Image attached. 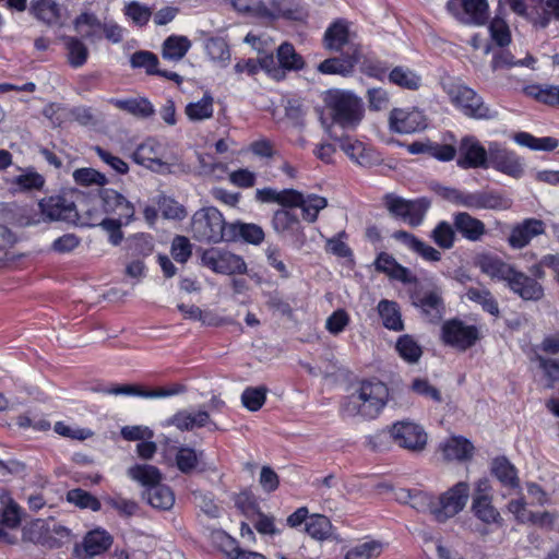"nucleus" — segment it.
Instances as JSON below:
<instances>
[{
  "label": "nucleus",
  "instance_id": "nucleus-1",
  "mask_svg": "<svg viewBox=\"0 0 559 559\" xmlns=\"http://www.w3.org/2000/svg\"><path fill=\"white\" fill-rule=\"evenodd\" d=\"M324 102L331 122L323 115L320 116V122L331 139H337L333 124L354 130L364 118V103L349 92L331 91Z\"/></svg>",
  "mask_w": 559,
  "mask_h": 559
},
{
  "label": "nucleus",
  "instance_id": "nucleus-2",
  "mask_svg": "<svg viewBox=\"0 0 559 559\" xmlns=\"http://www.w3.org/2000/svg\"><path fill=\"white\" fill-rule=\"evenodd\" d=\"M389 389L381 381H364L343 403L347 416L377 417L389 401Z\"/></svg>",
  "mask_w": 559,
  "mask_h": 559
},
{
  "label": "nucleus",
  "instance_id": "nucleus-3",
  "mask_svg": "<svg viewBox=\"0 0 559 559\" xmlns=\"http://www.w3.org/2000/svg\"><path fill=\"white\" fill-rule=\"evenodd\" d=\"M227 225L223 214L215 207L209 206L197 211L191 218V233L197 241H225Z\"/></svg>",
  "mask_w": 559,
  "mask_h": 559
},
{
  "label": "nucleus",
  "instance_id": "nucleus-4",
  "mask_svg": "<svg viewBox=\"0 0 559 559\" xmlns=\"http://www.w3.org/2000/svg\"><path fill=\"white\" fill-rule=\"evenodd\" d=\"M468 498L469 485L466 481L456 483L436 499L432 518L437 522H445L465 508Z\"/></svg>",
  "mask_w": 559,
  "mask_h": 559
},
{
  "label": "nucleus",
  "instance_id": "nucleus-5",
  "mask_svg": "<svg viewBox=\"0 0 559 559\" xmlns=\"http://www.w3.org/2000/svg\"><path fill=\"white\" fill-rule=\"evenodd\" d=\"M388 435L400 448L411 452H421L427 444V433L421 426L414 421L401 420L394 423Z\"/></svg>",
  "mask_w": 559,
  "mask_h": 559
},
{
  "label": "nucleus",
  "instance_id": "nucleus-6",
  "mask_svg": "<svg viewBox=\"0 0 559 559\" xmlns=\"http://www.w3.org/2000/svg\"><path fill=\"white\" fill-rule=\"evenodd\" d=\"M383 202L388 211L394 216L401 217L412 226H417L429 207V201L419 199L408 201L394 194H386Z\"/></svg>",
  "mask_w": 559,
  "mask_h": 559
},
{
  "label": "nucleus",
  "instance_id": "nucleus-7",
  "mask_svg": "<svg viewBox=\"0 0 559 559\" xmlns=\"http://www.w3.org/2000/svg\"><path fill=\"white\" fill-rule=\"evenodd\" d=\"M452 103L460 107L468 117L476 119H489L492 117L490 109L485 106L480 96L472 88L456 84L448 90Z\"/></svg>",
  "mask_w": 559,
  "mask_h": 559
},
{
  "label": "nucleus",
  "instance_id": "nucleus-8",
  "mask_svg": "<svg viewBox=\"0 0 559 559\" xmlns=\"http://www.w3.org/2000/svg\"><path fill=\"white\" fill-rule=\"evenodd\" d=\"M201 259L204 265L217 273L241 274L246 272V263L239 255L219 247H210L205 249L202 252Z\"/></svg>",
  "mask_w": 559,
  "mask_h": 559
},
{
  "label": "nucleus",
  "instance_id": "nucleus-9",
  "mask_svg": "<svg viewBox=\"0 0 559 559\" xmlns=\"http://www.w3.org/2000/svg\"><path fill=\"white\" fill-rule=\"evenodd\" d=\"M447 8L465 24L481 25L488 20L487 0H450Z\"/></svg>",
  "mask_w": 559,
  "mask_h": 559
},
{
  "label": "nucleus",
  "instance_id": "nucleus-10",
  "mask_svg": "<svg viewBox=\"0 0 559 559\" xmlns=\"http://www.w3.org/2000/svg\"><path fill=\"white\" fill-rule=\"evenodd\" d=\"M488 157L491 166L507 176L519 179L524 174L520 157L515 153L501 147L498 143L489 145Z\"/></svg>",
  "mask_w": 559,
  "mask_h": 559
},
{
  "label": "nucleus",
  "instance_id": "nucleus-11",
  "mask_svg": "<svg viewBox=\"0 0 559 559\" xmlns=\"http://www.w3.org/2000/svg\"><path fill=\"white\" fill-rule=\"evenodd\" d=\"M427 127L424 114L417 109L404 110L394 108L389 116V128L394 133L409 134L425 130Z\"/></svg>",
  "mask_w": 559,
  "mask_h": 559
},
{
  "label": "nucleus",
  "instance_id": "nucleus-12",
  "mask_svg": "<svg viewBox=\"0 0 559 559\" xmlns=\"http://www.w3.org/2000/svg\"><path fill=\"white\" fill-rule=\"evenodd\" d=\"M362 57L359 45H350L341 53V57L329 58L318 66V71L323 74L349 75Z\"/></svg>",
  "mask_w": 559,
  "mask_h": 559
},
{
  "label": "nucleus",
  "instance_id": "nucleus-13",
  "mask_svg": "<svg viewBox=\"0 0 559 559\" xmlns=\"http://www.w3.org/2000/svg\"><path fill=\"white\" fill-rule=\"evenodd\" d=\"M478 338L475 326L465 325L459 320H451L442 325V340L445 344L465 350Z\"/></svg>",
  "mask_w": 559,
  "mask_h": 559
},
{
  "label": "nucleus",
  "instance_id": "nucleus-14",
  "mask_svg": "<svg viewBox=\"0 0 559 559\" xmlns=\"http://www.w3.org/2000/svg\"><path fill=\"white\" fill-rule=\"evenodd\" d=\"M41 214L49 221L75 222L78 211L74 202L66 195H51L39 202Z\"/></svg>",
  "mask_w": 559,
  "mask_h": 559
},
{
  "label": "nucleus",
  "instance_id": "nucleus-15",
  "mask_svg": "<svg viewBox=\"0 0 559 559\" xmlns=\"http://www.w3.org/2000/svg\"><path fill=\"white\" fill-rule=\"evenodd\" d=\"M460 157L457 165L462 168H486L489 160L488 152L474 136H465L461 140Z\"/></svg>",
  "mask_w": 559,
  "mask_h": 559
},
{
  "label": "nucleus",
  "instance_id": "nucleus-16",
  "mask_svg": "<svg viewBox=\"0 0 559 559\" xmlns=\"http://www.w3.org/2000/svg\"><path fill=\"white\" fill-rule=\"evenodd\" d=\"M511 200L495 191H477L464 193L462 206L468 209L507 210L511 207Z\"/></svg>",
  "mask_w": 559,
  "mask_h": 559
},
{
  "label": "nucleus",
  "instance_id": "nucleus-17",
  "mask_svg": "<svg viewBox=\"0 0 559 559\" xmlns=\"http://www.w3.org/2000/svg\"><path fill=\"white\" fill-rule=\"evenodd\" d=\"M414 306L420 308L424 316L430 322L441 320L444 311L443 299L438 289H427L413 295Z\"/></svg>",
  "mask_w": 559,
  "mask_h": 559
},
{
  "label": "nucleus",
  "instance_id": "nucleus-18",
  "mask_svg": "<svg viewBox=\"0 0 559 559\" xmlns=\"http://www.w3.org/2000/svg\"><path fill=\"white\" fill-rule=\"evenodd\" d=\"M111 536L104 530L88 532L82 544L76 545L74 552L82 559H90L105 552L111 545Z\"/></svg>",
  "mask_w": 559,
  "mask_h": 559
},
{
  "label": "nucleus",
  "instance_id": "nucleus-19",
  "mask_svg": "<svg viewBox=\"0 0 559 559\" xmlns=\"http://www.w3.org/2000/svg\"><path fill=\"white\" fill-rule=\"evenodd\" d=\"M341 150L356 164L362 167H371L379 162L377 153L367 147L362 142L349 136L337 138Z\"/></svg>",
  "mask_w": 559,
  "mask_h": 559
},
{
  "label": "nucleus",
  "instance_id": "nucleus-20",
  "mask_svg": "<svg viewBox=\"0 0 559 559\" xmlns=\"http://www.w3.org/2000/svg\"><path fill=\"white\" fill-rule=\"evenodd\" d=\"M226 242L243 241L249 245H260L264 240V230L253 223L235 222L227 225Z\"/></svg>",
  "mask_w": 559,
  "mask_h": 559
},
{
  "label": "nucleus",
  "instance_id": "nucleus-21",
  "mask_svg": "<svg viewBox=\"0 0 559 559\" xmlns=\"http://www.w3.org/2000/svg\"><path fill=\"white\" fill-rule=\"evenodd\" d=\"M100 199L104 211L129 222L134 216V206L124 195L114 189H102Z\"/></svg>",
  "mask_w": 559,
  "mask_h": 559
},
{
  "label": "nucleus",
  "instance_id": "nucleus-22",
  "mask_svg": "<svg viewBox=\"0 0 559 559\" xmlns=\"http://www.w3.org/2000/svg\"><path fill=\"white\" fill-rule=\"evenodd\" d=\"M509 287L524 300L537 301L544 297L543 286L524 273L514 272L508 281Z\"/></svg>",
  "mask_w": 559,
  "mask_h": 559
},
{
  "label": "nucleus",
  "instance_id": "nucleus-23",
  "mask_svg": "<svg viewBox=\"0 0 559 559\" xmlns=\"http://www.w3.org/2000/svg\"><path fill=\"white\" fill-rule=\"evenodd\" d=\"M350 45L355 44L349 40V29L345 21L337 20L326 28L323 36L325 49L342 53Z\"/></svg>",
  "mask_w": 559,
  "mask_h": 559
},
{
  "label": "nucleus",
  "instance_id": "nucleus-24",
  "mask_svg": "<svg viewBox=\"0 0 559 559\" xmlns=\"http://www.w3.org/2000/svg\"><path fill=\"white\" fill-rule=\"evenodd\" d=\"M211 423L210 414L206 411L189 412L182 409L167 419V426H174L180 431H191L195 428H203Z\"/></svg>",
  "mask_w": 559,
  "mask_h": 559
},
{
  "label": "nucleus",
  "instance_id": "nucleus-25",
  "mask_svg": "<svg viewBox=\"0 0 559 559\" xmlns=\"http://www.w3.org/2000/svg\"><path fill=\"white\" fill-rule=\"evenodd\" d=\"M490 473L503 487L520 489L518 469L506 456H497L491 460Z\"/></svg>",
  "mask_w": 559,
  "mask_h": 559
},
{
  "label": "nucleus",
  "instance_id": "nucleus-26",
  "mask_svg": "<svg viewBox=\"0 0 559 559\" xmlns=\"http://www.w3.org/2000/svg\"><path fill=\"white\" fill-rule=\"evenodd\" d=\"M35 17L49 26H62V8L55 0H36L31 3Z\"/></svg>",
  "mask_w": 559,
  "mask_h": 559
},
{
  "label": "nucleus",
  "instance_id": "nucleus-27",
  "mask_svg": "<svg viewBox=\"0 0 559 559\" xmlns=\"http://www.w3.org/2000/svg\"><path fill=\"white\" fill-rule=\"evenodd\" d=\"M447 461H467L473 457L474 445L463 437H451L440 444Z\"/></svg>",
  "mask_w": 559,
  "mask_h": 559
},
{
  "label": "nucleus",
  "instance_id": "nucleus-28",
  "mask_svg": "<svg viewBox=\"0 0 559 559\" xmlns=\"http://www.w3.org/2000/svg\"><path fill=\"white\" fill-rule=\"evenodd\" d=\"M545 233V223L536 218H526L515 225L509 237L510 245H527L534 237Z\"/></svg>",
  "mask_w": 559,
  "mask_h": 559
},
{
  "label": "nucleus",
  "instance_id": "nucleus-29",
  "mask_svg": "<svg viewBox=\"0 0 559 559\" xmlns=\"http://www.w3.org/2000/svg\"><path fill=\"white\" fill-rule=\"evenodd\" d=\"M133 250L128 252L124 262V275L134 280L136 283L142 281L146 275L145 259L151 255L152 250H140L139 247H132Z\"/></svg>",
  "mask_w": 559,
  "mask_h": 559
},
{
  "label": "nucleus",
  "instance_id": "nucleus-30",
  "mask_svg": "<svg viewBox=\"0 0 559 559\" xmlns=\"http://www.w3.org/2000/svg\"><path fill=\"white\" fill-rule=\"evenodd\" d=\"M127 475L145 489L158 485L164 479L162 472L150 464H135L128 468Z\"/></svg>",
  "mask_w": 559,
  "mask_h": 559
},
{
  "label": "nucleus",
  "instance_id": "nucleus-31",
  "mask_svg": "<svg viewBox=\"0 0 559 559\" xmlns=\"http://www.w3.org/2000/svg\"><path fill=\"white\" fill-rule=\"evenodd\" d=\"M144 499L154 509L157 510H170L175 503V493L170 487L159 483L143 492Z\"/></svg>",
  "mask_w": 559,
  "mask_h": 559
},
{
  "label": "nucleus",
  "instance_id": "nucleus-32",
  "mask_svg": "<svg viewBox=\"0 0 559 559\" xmlns=\"http://www.w3.org/2000/svg\"><path fill=\"white\" fill-rule=\"evenodd\" d=\"M476 264L483 273L487 274L491 278L503 280L507 282L514 272L509 264L502 262L499 258L487 254L479 255L476 260Z\"/></svg>",
  "mask_w": 559,
  "mask_h": 559
},
{
  "label": "nucleus",
  "instance_id": "nucleus-33",
  "mask_svg": "<svg viewBox=\"0 0 559 559\" xmlns=\"http://www.w3.org/2000/svg\"><path fill=\"white\" fill-rule=\"evenodd\" d=\"M454 226L469 241H478L485 234L484 223L465 212L455 215Z\"/></svg>",
  "mask_w": 559,
  "mask_h": 559
},
{
  "label": "nucleus",
  "instance_id": "nucleus-34",
  "mask_svg": "<svg viewBox=\"0 0 559 559\" xmlns=\"http://www.w3.org/2000/svg\"><path fill=\"white\" fill-rule=\"evenodd\" d=\"M493 497L472 499L471 511L479 521L487 525L500 524L502 518L492 503Z\"/></svg>",
  "mask_w": 559,
  "mask_h": 559
},
{
  "label": "nucleus",
  "instance_id": "nucleus-35",
  "mask_svg": "<svg viewBox=\"0 0 559 559\" xmlns=\"http://www.w3.org/2000/svg\"><path fill=\"white\" fill-rule=\"evenodd\" d=\"M376 267L378 271L385 273L391 278L401 281L403 283H412L415 278L411 272L400 265L391 255L381 253L376 260Z\"/></svg>",
  "mask_w": 559,
  "mask_h": 559
},
{
  "label": "nucleus",
  "instance_id": "nucleus-36",
  "mask_svg": "<svg viewBox=\"0 0 559 559\" xmlns=\"http://www.w3.org/2000/svg\"><path fill=\"white\" fill-rule=\"evenodd\" d=\"M397 499L408 503L419 512H429L432 515L436 499L419 490L400 489Z\"/></svg>",
  "mask_w": 559,
  "mask_h": 559
},
{
  "label": "nucleus",
  "instance_id": "nucleus-37",
  "mask_svg": "<svg viewBox=\"0 0 559 559\" xmlns=\"http://www.w3.org/2000/svg\"><path fill=\"white\" fill-rule=\"evenodd\" d=\"M523 91L525 95L544 105L559 107V85L532 84L524 87Z\"/></svg>",
  "mask_w": 559,
  "mask_h": 559
},
{
  "label": "nucleus",
  "instance_id": "nucleus-38",
  "mask_svg": "<svg viewBox=\"0 0 559 559\" xmlns=\"http://www.w3.org/2000/svg\"><path fill=\"white\" fill-rule=\"evenodd\" d=\"M191 47V41L186 36L171 35L165 39L162 47L164 59L179 61Z\"/></svg>",
  "mask_w": 559,
  "mask_h": 559
},
{
  "label": "nucleus",
  "instance_id": "nucleus-39",
  "mask_svg": "<svg viewBox=\"0 0 559 559\" xmlns=\"http://www.w3.org/2000/svg\"><path fill=\"white\" fill-rule=\"evenodd\" d=\"M64 46L67 49V59L71 67H82L88 57L87 46L78 37L64 36Z\"/></svg>",
  "mask_w": 559,
  "mask_h": 559
},
{
  "label": "nucleus",
  "instance_id": "nucleus-40",
  "mask_svg": "<svg viewBox=\"0 0 559 559\" xmlns=\"http://www.w3.org/2000/svg\"><path fill=\"white\" fill-rule=\"evenodd\" d=\"M158 145L153 141H147L138 146L133 152L132 158L136 164L153 169L154 166H163L164 163L158 157Z\"/></svg>",
  "mask_w": 559,
  "mask_h": 559
},
{
  "label": "nucleus",
  "instance_id": "nucleus-41",
  "mask_svg": "<svg viewBox=\"0 0 559 559\" xmlns=\"http://www.w3.org/2000/svg\"><path fill=\"white\" fill-rule=\"evenodd\" d=\"M277 60L284 69V73L286 71H297L304 68L305 62L302 57L296 52L294 46L289 43H283L277 48Z\"/></svg>",
  "mask_w": 559,
  "mask_h": 559
},
{
  "label": "nucleus",
  "instance_id": "nucleus-42",
  "mask_svg": "<svg viewBox=\"0 0 559 559\" xmlns=\"http://www.w3.org/2000/svg\"><path fill=\"white\" fill-rule=\"evenodd\" d=\"M305 530L312 538L317 540H324L332 534V524L326 516L312 514L308 518Z\"/></svg>",
  "mask_w": 559,
  "mask_h": 559
},
{
  "label": "nucleus",
  "instance_id": "nucleus-43",
  "mask_svg": "<svg viewBox=\"0 0 559 559\" xmlns=\"http://www.w3.org/2000/svg\"><path fill=\"white\" fill-rule=\"evenodd\" d=\"M0 503L3 506L1 522L7 525V528L16 530L21 524V509L19 504L8 492L1 493Z\"/></svg>",
  "mask_w": 559,
  "mask_h": 559
},
{
  "label": "nucleus",
  "instance_id": "nucleus-44",
  "mask_svg": "<svg viewBox=\"0 0 559 559\" xmlns=\"http://www.w3.org/2000/svg\"><path fill=\"white\" fill-rule=\"evenodd\" d=\"M82 26L87 27V31L83 33V36L87 39L95 40L100 38L105 23H103L95 14L82 13L74 20V27L78 32H81Z\"/></svg>",
  "mask_w": 559,
  "mask_h": 559
},
{
  "label": "nucleus",
  "instance_id": "nucleus-45",
  "mask_svg": "<svg viewBox=\"0 0 559 559\" xmlns=\"http://www.w3.org/2000/svg\"><path fill=\"white\" fill-rule=\"evenodd\" d=\"M213 97L205 93L200 100L189 103L185 108V112L192 121L209 119L213 115Z\"/></svg>",
  "mask_w": 559,
  "mask_h": 559
},
{
  "label": "nucleus",
  "instance_id": "nucleus-46",
  "mask_svg": "<svg viewBox=\"0 0 559 559\" xmlns=\"http://www.w3.org/2000/svg\"><path fill=\"white\" fill-rule=\"evenodd\" d=\"M378 311L385 328L394 331L403 330V321L395 302L381 300L378 305Z\"/></svg>",
  "mask_w": 559,
  "mask_h": 559
},
{
  "label": "nucleus",
  "instance_id": "nucleus-47",
  "mask_svg": "<svg viewBox=\"0 0 559 559\" xmlns=\"http://www.w3.org/2000/svg\"><path fill=\"white\" fill-rule=\"evenodd\" d=\"M114 104L117 108L141 118H147L154 114V107L146 98L116 99Z\"/></svg>",
  "mask_w": 559,
  "mask_h": 559
},
{
  "label": "nucleus",
  "instance_id": "nucleus-48",
  "mask_svg": "<svg viewBox=\"0 0 559 559\" xmlns=\"http://www.w3.org/2000/svg\"><path fill=\"white\" fill-rule=\"evenodd\" d=\"M466 297L471 301L480 305L481 308L490 314L495 317L499 316L498 302L488 289L471 287L466 292Z\"/></svg>",
  "mask_w": 559,
  "mask_h": 559
},
{
  "label": "nucleus",
  "instance_id": "nucleus-49",
  "mask_svg": "<svg viewBox=\"0 0 559 559\" xmlns=\"http://www.w3.org/2000/svg\"><path fill=\"white\" fill-rule=\"evenodd\" d=\"M389 79L392 83L399 85L402 88L417 91L420 86L421 79L415 72L408 69H404L402 67L394 68L390 74Z\"/></svg>",
  "mask_w": 559,
  "mask_h": 559
},
{
  "label": "nucleus",
  "instance_id": "nucleus-50",
  "mask_svg": "<svg viewBox=\"0 0 559 559\" xmlns=\"http://www.w3.org/2000/svg\"><path fill=\"white\" fill-rule=\"evenodd\" d=\"M272 225L280 234L295 233L300 229L298 217L287 210H278L274 213Z\"/></svg>",
  "mask_w": 559,
  "mask_h": 559
},
{
  "label": "nucleus",
  "instance_id": "nucleus-51",
  "mask_svg": "<svg viewBox=\"0 0 559 559\" xmlns=\"http://www.w3.org/2000/svg\"><path fill=\"white\" fill-rule=\"evenodd\" d=\"M328 206V200L317 194L304 195L300 209L302 211V218L309 223H314L318 219L319 212Z\"/></svg>",
  "mask_w": 559,
  "mask_h": 559
},
{
  "label": "nucleus",
  "instance_id": "nucleus-52",
  "mask_svg": "<svg viewBox=\"0 0 559 559\" xmlns=\"http://www.w3.org/2000/svg\"><path fill=\"white\" fill-rule=\"evenodd\" d=\"M383 546L380 542L369 540L352 547L344 559H373L380 556Z\"/></svg>",
  "mask_w": 559,
  "mask_h": 559
},
{
  "label": "nucleus",
  "instance_id": "nucleus-53",
  "mask_svg": "<svg viewBox=\"0 0 559 559\" xmlns=\"http://www.w3.org/2000/svg\"><path fill=\"white\" fill-rule=\"evenodd\" d=\"M67 500L81 509H90L92 511H98L102 507L100 501L95 496L81 488L69 490Z\"/></svg>",
  "mask_w": 559,
  "mask_h": 559
},
{
  "label": "nucleus",
  "instance_id": "nucleus-54",
  "mask_svg": "<svg viewBox=\"0 0 559 559\" xmlns=\"http://www.w3.org/2000/svg\"><path fill=\"white\" fill-rule=\"evenodd\" d=\"M395 347L400 356L411 364L417 362L423 354L421 347L409 335L399 337Z\"/></svg>",
  "mask_w": 559,
  "mask_h": 559
},
{
  "label": "nucleus",
  "instance_id": "nucleus-55",
  "mask_svg": "<svg viewBox=\"0 0 559 559\" xmlns=\"http://www.w3.org/2000/svg\"><path fill=\"white\" fill-rule=\"evenodd\" d=\"M535 59L531 55H526L522 60H514V57L509 51H499L493 55L491 69L492 71H497L499 69L514 66L533 67Z\"/></svg>",
  "mask_w": 559,
  "mask_h": 559
},
{
  "label": "nucleus",
  "instance_id": "nucleus-56",
  "mask_svg": "<svg viewBox=\"0 0 559 559\" xmlns=\"http://www.w3.org/2000/svg\"><path fill=\"white\" fill-rule=\"evenodd\" d=\"M130 63L132 68H143L146 74L154 75L157 72L158 58L151 51L139 50L131 55Z\"/></svg>",
  "mask_w": 559,
  "mask_h": 559
},
{
  "label": "nucleus",
  "instance_id": "nucleus-57",
  "mask_svg": "<svg viewBox=\"0 0 559 559\" xmlns=\"http://www.w3.org/2000/svg\"><path fill=\"white\" fill-rule=\"evenodd\" d=\"M123 13L128 16L136 26L143 27L145 26L151 16L152 10L141 4L138 1H131L124 5Z\"/></svg>",
  "mask_w": 559,
  "mask_h": 559
},
{
  "label": "nucleus",
  "instance_id": "nucleus-58",
  "mask_svg": "<svg viewBox=\"0 0 559 559\" xmlns=\"http://www.w3.org/2000/svg\"><path fill=\"white\" fill-rule=\"evenodd\" d=\"M266 392L267 390L264 386L247 388L242 392L241 402L247 409L257 412L265 403Z\"/></svg>",
  "mask_w": 559,
  "mask_h": 559
},
{
  "label": "nucleus",
  "instance_id": "nucleus-59",
  "mask_svg": "<svg viewBox=\"0 0 559 559\" xmlns=\"http://www.w3.org/2000/svg\"><path fill=\"white\" fill-rule=\"evenodd\" d=\"M202 455L197 453V451L189 447H181L178 449L176 453V464L180 472L188 474L192 469L195 468L199 462V457Z\"/></svg>",
  "mask_w": 559,
  "mask_h": 559
},
{
  "label": "nucleus",
  "instance_id": "nucleus-60",
  "mask_svg": "<svg viewBox=\"0 0 559 559\" xmlns=\"http://www.w3.org/2000/svg\"><path fill=\"white\" fill-rule=\"evenodd\" d=\"M158 211L165 218L181 221L187 216L186 209L171 198L159 195L157 200Z\"/></svg>",
  "mask_w": 559,
  "mask_h": 559
},
{
  "label": "nucleus",
  "instance_id": "nucleus-61",
  "mask_svg": "<svg viewBox=\"0 0 559 559\" xmlns=\"http://www.w3.org/2000/svg\"><path fill=\"white\" fill-rule=\"evenodd\" d=\"M194 504L209 518L216 519L221 514L219 507L215 503L212 495L195 490L192 492Z\"/></svg>",
  "mask_w": 559,
  "mask_h": 559
},
{
  "label": "nucleus",
  "instance_id": "nucleus-62",
  "mask_svg": "<svg viewBox=\"0 0 559 559\" xmlns=\"http://www.w3.org/2000/svg\"><path fill=\"white\" fill-rule=\"evenodd\" d=\"M205 49L210 58L218 62H227L230 52L227 43L222 38H210L206 41Z\"/></svg>",
  "mask_w": 559,
  "mask_h": 559
},
{
  "label": "nucleus",
  "instance_id": "nucleus-63",
  "mask_svg": "<svg viewBox=\"0 0 559 559\" xmlns=\"http://www.w3.org/2000/svg\"><path fill=\"white\" fill-rule=\"evenodd\" d=\"M491 38L498 46H508L511 43V33L504 20L495 17L489 25Z\"/></svg>",
  "mask_w": 559,
  "mask_h": 559
},
{
  "label": "nucleus",
  "instance_id": "nucleus-64",
  "mask_svg": "<svg viewBox=\"0 0 559 559\" xmlns=\"http://www.w3.org/2000/svg\"><path fill=\"white\" fill-rule=\"evenodd\" d=\"M349 314L344 309L335 310L325 321V329L332 335H338L349 324Z\"/></svg>",
  "mask_w": 559,
  "mask_h": 559
}]
</instances>
